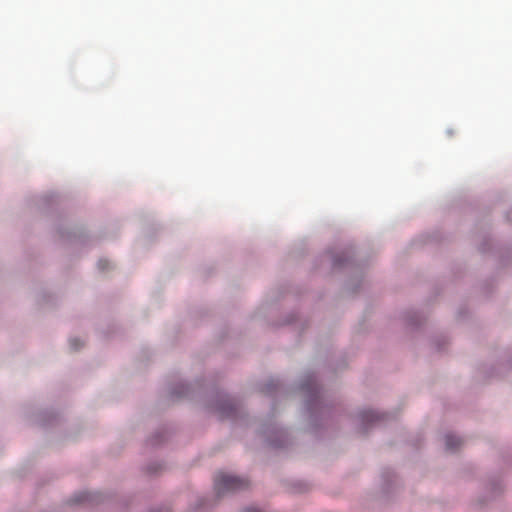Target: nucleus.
I'll return each instance as SVG.
<instances>
[{
    "mask_svg": "<svg viewBox=\"0 0 512 512\" xmlns=\"http://www.w3.org/2000/svg\"><path fill=\"white\" fill-rule=\"evenodd\" d=\"M214 486L217 493L234 492L248 486V481L230 474L220 472L216 475Z\"/></svg>",
    "mask_w": 512,
    "mask_h": 512,
    "instance_id": "obj_1",
    "label": "nucleus"
},
{
    "mask_svg": "<svg viewBox=\"0 0 512 512\" xmlns=\"http://www.w3.org/2000/svg\"><path fill=\"white\" fill-rule=\"evenodd\" d=\"M445 444H446V448L448 450H455L456 448H458L461 444H462V440L457 437V436H454V435H446L445 437Z\"/></svg>",
    "mask_w": 512,
    "mask_h": 512,
    "instance_id": "obj_2",
    "label": "nucleus"
},
{
    "mask_svg": "<svg viewBox=\"0 0 512 512\" xmlns=\"http://www.w3.org/2000/svg\"><path fill=\"white\" fill-rule=\"evenodd\" d=\"M69 344H70V347H71L73 350H77V349H79V347H81V346L83 345V344L80 342V340H79V339H77V338L70 339Z\"/></svg>",
    "mask_w": 512,
    "mask_h": 512,
    "instance_id": "obj_3",
    "label": "nucleus"
},
{
    "mask_svg": "<svg viewBox=\"0 0 512 512\" xmlns=\"http://www.w3.org/2000/svg\"><path fill=\"white\" fill-rule=\"evenodd\" d=\"M109 266V262L107 260H99L98 262V267L100 270L104 271L108 268Z\"/></svg>",
    "mask_w": 512,
    "mask_h": 512,
    "instance_id": "obj_4",
    "label": "nucleus"
},
{
    "mask_svg": "<svg viewBox=\"0 0 512 512\" xmlns=\"http://www.w3.org/2000/svg\"><path fill=\"white\" fill-rule=\"evenodd\" d=\"M244 512H261V511L257 508H247Z\"/></svg>",
    "mask_w": 512,
    "mask_h": 512,
    "instance_id": "obj_5",
    "label": "nucleus"
}]
</instances>
